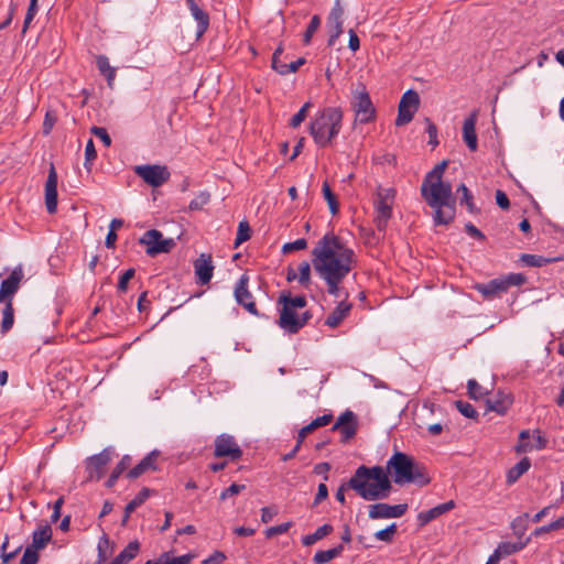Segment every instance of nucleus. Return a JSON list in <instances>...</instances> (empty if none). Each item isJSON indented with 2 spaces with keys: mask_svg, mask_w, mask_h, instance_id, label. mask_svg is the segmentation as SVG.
I'll use <instances>...</instances> for the list:
<instances>
[{
  "mask_svg": "<svg viewBox=\"0 0 564 564\" xmlns=\"http://www.w3.org/2000/svg\"><path fill=\"white\" fill-rule=\"evenodd\" d=\"M468 394L471 399H480L485 392L482 387L474 379H470L467 383Z\"/></svg>",
  "mask_w": 564,
  "mask_h": 564,
  "instance_id": "obj_58",
  "label": "nucleus"
},
{
  "mask_svg": "<svg viewBox=\"0 0 564 564\" xmlns=\"http://www.w3.org/2000/svg\"><path fill=\"white\" fill-rule=\"evenodd\" d=\"M23 278V269L21 265H19L14 268L10 275L1 282L0 299H2L3 302H13V296L18 292Z\"/></svg>",
  "mask_w": 564,
  "mask_h": 564,
  "instance_id": "obj_15",
  "label": "nucleus"
},
{
  "mask_svg": "<svg viewBox=\"0 0 564 564\" xmlns=\"http://www.w3.org/2000/svg\"><path fill=\"white\" fill-rule=\"evenodd\" d=\"M459 192L462 193L460 204H466L467 209L470 213H476L478 209L476 208V206L474 204V197L465 184H460L457 187V193H459Z\"/></svg>",
  "mask_w": 564,
  "mask_h": 564,
  "instance_id": "obj_45",
  "label": "nucleus"
},
{
  "mask_svg": "<svg viewBox=\"0 0 564 564\" xmlns=\"http://www.w3.org/2000/svg\"><path fill=\"white\" fill-rule=\"evenodd\" d=\"M343 111L338 107H327L316 115L310 124V133L315 143L327 147L341 129Z\"/></svg>",
  "mask_w": 564,
  "mask_h": 564,
  "instance_id": "obj_5",
  "label": "nucleus"
},
{
  "mask_svg": "<svg viewBox=\"0 0 564 564\" xmlns=\"http://www.w3.org/2000/svg\"><path fill=\"white\" fill-rule=\"evenodd\" d=\"M475 289L488 300L506 292V285L501 278L490 280L487 283H478Z\"/></svg>",
  "mask_w": 564,
  "mask_h": 564,
  "instance_id": "obj_27",
  "label": "nucleus"
},
{
  "mask_svg": "<svg viewBox=\"0 0 564 564\" xmlns=\"http://www.w3.org/2000/svg\"><path fill=\"white\" fill-rule=\"evenodd\" d=\"M210 195L207 192H202L191 203L188 208L191 210H198L209 202Z\"/></svg>",
  "mask_w": 564,
  "mask_h": 564,
  "instance_id": "obj_59",
  "label": "nucleus"
},
{
  "mask_svg": "<svg viewBox=\"0 0 564 564\" xmlns=\"http://www.w3.org/2000/svg\"><path fill=\"white\" fill-rule=\"evenodd\" d=\"M521 260L527 265L540 268V267L546 265V264L555 262V261H562V260H564V257L545 258V257L538 256V254L524 253L521 256Z\"/></svg>",
  "mask_w": 564,
  "mask_h": 564,
  "instance_id": "obj_32",
  "label": "nucleus"
},
{
  "mask_svg": "<svg viewBox=\"0 0 564 564\" xmlns=\"http://www.w3.org/2000/svg\"><path fill=\"white\" fill-rule=\"evenodd\" d=\"M110 546L109 538L106 533L102 534V536L98 541V560L97 564H104L106 560L108 558V549Z\"/></svg>",
  "mask_w": 564,
  "mask_h": 564,
  "instance_id": "obj_46",
  "label": "nucleus"
},
{
  "mask_svg": "<svg viewBox=\"0 0 564 564\" xmlns=\"http://www.w3.org/2000/svg\"><path fill=\"white\" fill-rule=\"evenodd\" d=\"M397 524L395 523H392L390 524L389 527L382 529V530H379L375 533V538L379 541H383V542H387V543H390L393 541V535L395 534L397 532Z\"/></svg>",
  "mask_w": 564,
  "mask_h": 564,
  "instance_id": "obj_49",
  "label": "nucleus"
},
{
  "mask_svg": "<svg viewBox=\"0 0 564 564\" xmlns=\"http://www.w3.org/2000/svg\"><path fill=\"white\" fill-rule=\"evenodd\" d=\"M56 115L53 110H47L43 122V134L48 135L56 123Z\"/></svg>",
  "mask_w": 564,
  "mask_h": 564,
  "instance_id": "obj_60",
  "label": "nucleus"
},
{
  "mask_svg": "<svg viewBox=\"0 0 564 564\" xmlns=\"http://www.w3.org/2000/svg\"><path fill=\"white\" fill-rule=\"evenodd\" d=\"M99 72L106 77L108 85L111 86L116 77V69L109 65L108 57L99 55L96 59Z\"/></svg>",
  "mask_w": 564,
  "mask_h": 564,
  "instance_id": "obj_37",
  "label": "nucleus"
},
{
  "mask_svg": "<svg viewBox=\"0 0 564 564\" xmlns=\"http://www.w3.org/2000/svg\"><path fill=\"white\" fill-rule=\"evenodd\" d=\"M348 297V292H345V299L338 303V305L334 308V311L327 316L325 319V325L332 328H336L341 324V322L348 316L351 311V303H348L346 299Z\"/></svg>",
  "mask_w": 564,
  "mask_h": 564,
  "instance_id": "obj_22",
  "label": "nucleus"
},
{
  "mask_svg": "<svg viewBox=\"0 0 564 564\" xmlns=\"http://www.w3.org/2000/svg\"><path fill=\"white\" fill-rule=\"evenodd\" d=\"M334 528L333 525L325 523L322 527H319L314 533L304 535L302 539V544L304 546H311L317 541L324 539L328 534L333 532Z\"/></svg>",
  "mask_w": 564,
  "mask_h": 564,
  "instance_id": "obj_31",
  "label": "nucleus"
},
{
  "mask_svg": "<svg viewBox=\"0 0 564 564\" xmlns=\"http://www.w3.org/2000/svg\"><path fill=\"white\" fill-rule=\"evenodd\" d=\"M312 107L310 101L305 102L302 108L292 117L290 121V126L292 128H297L306 118L307 110Z\"/></svg>",
  "mask_w": 564,
  "mask_h": 564,
  "instance_id": "obj_52",
  "label": "nucleus"
},
{
  "mask_svg": "<svg viewBox=\"0 0 564 564\" xmlns=\"http://www.w3.org/2000/svg\"><path fill=\"white\" fill-rule=\"evenodd\" d=\"M408 510L406 503H400L390 506L384 502H378L369 507L370 519H388V518H400Z\"/></svg>",
  "mask_w": 564,
  "mask_h": 564,
  "instance_id": "obj_16",
  "label": "nucleus"
},
{
  "mask_svg": "<svg viewBox=\"0 0 564 564\" xmlns=\"http://www.w3.org/2000/svg\"><path fill=\"white\" fill-rule=\"evenodd\" d=\"M131 457L129 455H124L120 462L116 465L112 473L110 474L108 480L106 481V486L111 488L115 486L116 481L120 477V475L131 465Z\"/></svg>",
  "mask_w": 564,
  "mask_h": 564,
  "instance_id": "obj_34",
  "label": "nucleus"
},
{
  "mask_svg": "<svg viewBox=\"0 0 564 564\" xmlns=\"http://www.w3.org/2000/svg\"><path fill=\"white\" fill-rule=\"evenodd\" d=\"M307 247V241L304 238H300L293 242H286L282 247L283 253H290L297 250H304Z\"/></svg>",
  "mask_w": 564,
  "mask_h": 564,
  "instance_id": "obj_56",
  "label": "nucleus"
},
{
  "mask_svg": "<svg viewBox=\"0 0 564 564\" xmlns=\"http://www.w3.org/2000/svg\"><path fill=\"white\" fill-rule=\"evenodd\" d=\"M248 282L249 276L247 274H242L235 286L234 295L239 305L243 306L250 314L259 316L253 296L248 290Z\"/></svg>",
  "mask_w": 564,
  "mask_h": 564,
  "instance_id": "obj_13",
  "label": "nucleus"
},
{
  "mask_svg": "<svg viewBox=\"0 0 564 564\" xmlns=\"http://www.w3.org/2000/svg\"><path fill=\"white\" fill-rule=\"evenodd\" d=\"M531 467V462L528 457H523L507 473V482L509 485L514 484L524 473Z\"/></svg>",
  "mask_w": 564,
  "mask_h": 564,
  "instance_id": "obj_30",
  "label": "nucleus"
},
{
  "mask_svg": "<svg viewBox=\"0 0 564 564\" xmlns=\"http://www.w3.org/2000/svg\"><path fill=\"white\" fill-rule=\"evenodd\" d=\"M343 15L344 9L339 0H336L328 17H327V29L329 33L328 46H333L338 37L343 34Z\"/></svg>",
  "mask_w": 564,
  "mask_h": 564,
  "instance_id": "obj_12",
  "label": "nucleus"
},
{
  "mask_svg": "<svg viewBox=\"0 0 564 564\" xmlns=\"http://www.w3.org/2000/svg\"><path fill=\"white\" fill-rule=\"evenodd\" d=\"M332 421H333V414L328 413V414H324L322 416L316 417L310 424H307V426L313 432L316 429L328 425Z\"/></svg>",
  "mask_w": 564,
  "mask_h": 564,
  "instance_id": "obj_63",
  "label": "nucleus"
},
{
  "mask_svg": "<svg viewBox=\"0 0 564 564\" xmlns=\"http://www.w3.org/2000/svg\"><path fill=\"white\" fill-rule=\"evenodd\" d=\"M90 132H91V134H94L97 138H99L106 147H110L111 145V138H110V135L108 134V132H107V130L105 128L93 126L90 128Z\"/></svg>",
  "mask_w": 564,
  "mask_h": 564,
  "instance_id": "obj_61",
  "label": "nucleus"
},
{
  "mask_svg": "<svg viewBox=\"0 0 564 564\" xmlns=\"http://www.w3.org/2000/svg\"><path fill=\"white\" fill-rule=\"evenodd\" d=\"M477 111H473L463 123V139L468 149L474 152L478 148L476 133Z\"/></svg>",
  "mask_w": 564,
  "mask_h": 564,
  "instance_id": "obj_20",
  "label": "nucleus"
},
{
  "mask_svg": "<svg viewBox=\"0 0 564 564\" xmlns=\"http://www.w3.org/2000/svg\"><path fill=\"white\" fill-rule=\"evenodd\" d=\"M530 538H527L523 542H501L498 544V553L502 556H509L524 549L530 542Z\"/></svg>",
  "mask_w": 564,
  "mask_h": 564,
  "instance_id": "obj_36",
  "label": "nucleus"
},
{
  "mask_svg": "<svg viewBox=\"0 0 564 564\" xmlns=\"http://www.w3.org/2000/svg\"><path fill=\"white\" fill-rule=\"evenodd\" d=\"M321 25V18L319 15H313L312 19H311V22L308 23L307 28H306V31L304 33V36H303V42L304 44H310L311 43V40L314 35V33L318 30Z\"/></svg>",
  "mask_w": 564,
  "mask_h": 564,
  "instance_id": "obj_47",
  "label": "nucleus"
},
{
  "mask_svg": "<svg viewBox=\"0 0 564 564\" xmlns=\"http://www.w3.org/2000/svg\"><path fill=\"white\" fill-rule=\"evenodd\" d=\"M140 550L138 541H131L109 564H128Z\"/></svg>",
  "mask_w": 564,
  "mask_h": 564,
  "instance_id": "obj_29",
  "label": "nucleus"
},
{
  "mask_svg": "<svg viewBox=\"0 0 564 564\" xmlns=\"http://www.w3.org/2000/svg\"><path fill=\"white\" fill-rule=\"evenodd\" d=\"M154 491L144 487L142 488L138 495L130 501L124 508V514L121 520V525L124 527L128 523V520L131 513L141 505L145 502V500L153 494Z\"/></svg>",
  "mask_w": 564,
  "mask_h": 564,
  "instance_id": "obj_28",
  "label": "nucleus"
},
{
  "mask_svg": "<svg viewBox=\"0 0 564 564\" xmlns=\"http://www.w3.org/2000/svg\"><path fill=\"white\" fill-rule=\"evenodd\" d=\"M297 318L299 314L295 312V310L282 305L278 324L286 333L296 334L301 329V324Z\"/></svg>",
  "mask_w": 564,
  "mask_h": 564,
  "instance_id": "obj_19",
  "label": "nucleus"
},
{
  "mask_svg": "<svg viewBox=\"0 0 564 564\" xmlns=\"http://www.w3.org/2000/svg\"><path fill=\"white\" fill-rule=\"evenodd\" d=\"M97 152L93 139H89L85 148V167L90 171L93 161L96 159Z\"/></svg>",
  "mask_w": 564,
  "mask_h": 564,
  "instance_id": "obj_54",
  "label": "nucleus"
},
{
  "mask_svg": "<svg viewBox=\"0 0 564 564\" xmlns=\"http://www.w3.org/2000/svg\"><path fill=\"white\" fill-rule=\"evenodd\" d=\"M387 471L392 475L397 485L416 484L421 487L430 484L431 478L422 464L402 452H395L387 462Z\"/></svg>",
  "mask_w": 564,
  "mask_h": 564,
  "instance_id": "obj_4",
  "label": "nucleus"
},
{
  "mask_svg": "<svg viewBox=\"0 0 564 564\" xmlns=\"http://www.w3.org/2000/svg\"><path fill=\"white\" fill-rule=\"evenodd\" d=\"M456 409L468 419H477L478 413L476 409L468 402L463 400L455 401Z\"/></svg>",
  "mask_w": 564,
  "mask_h": 564,
  "instance_id": "obj_48",
  "label": "nucleus"
},
{
  "mask_svg": "<svg viewBox=\"0 0 564 564\" xmlns=\"http://www.w3.org/2000/svg\"><path fill=\"white\" fill-rule=\"evenodd\" d=\"M39 561V554L32 547H26L24 554L20 561V564H36Z\"/></svg>",
  "mask_w": 564,
  "mask_h": 564,
  "instance_id": "obj_64",
  "label": "nucleus"
},
{
  "mask_svg": "<svg viewBox=\"0 0 564 564\" xmlns=\"http://www.w3.org/2000/svg\"><path fill=\"white\" fill-rule=\"evenodd\" d=\"M195 274L198 282L204 285L207 284L213 278V259L210 254L202 253L194 262Z\"/></svg>",
  "mask_w": 564,
  "mask_h": 564,
  "instance_id": "obj_18",
  "label": "nucleus"
},
{
  "mask_svg": "<svg viewBox=\"0 0 564 564\" xmlns=\"http://www.w3.org/2000/svg\"><path fill=\"white\" fill-rule=\"evenodd\" d=\"M395 197V189L386 188L379 189L377 199L375 202L376 218L375 224L379 231H384L388 221L392 216V204Z\"/></svg>",
  "mask_w": 564,
  "mask_h": 564,
  "instance_id": "obj_7",
  "label": "nucleus"
},
{
  "mask_svg": "<svg viewBox=\"0 0 564 564\" xmlns=\"http://www.w3.org/2000/svg\"><path fill=\"white\" fill-rule=\"evenodd\" d=\"M349 485L351 490L367 501L386 499L392 489L388 471L379 465L372 467L360 465L351 476Z\"/></svg>",
  "mask_w": 564,
  "mask_h": 564,
  "instance_id": "obj_3",
  "label": "nucleus"
},
{
  "mask_svg": "<svg viewBox=\"0 0 564 564\" xmlns=\"http://www.w3.org/2000/svg\"><path fill=\"white\" fill-rule=\"evenodd\" d=\"M512 397L510 393L498 391L495 395L487 398V409L503 415L512 404Z\"/></svg>",
  "mask_w": 564,
  "mask_h": 564,
  "instance_id": "obj_23",
  "label": "nucleus"
},
{
  "mask_svg": "<svg viewBox=\"0 0 564 564\" xmlns=\"http://www.w3.org/2000/svg\"><path fill=\"white\" fill-rule=\"evenodd\" d=\"M448 165L447 160L437 163L424 177L421 184V195L424 202L434 210L435 225H449L456 215V198L452 185L443 181V174Z\"/></svg>",
  "mask_w": 564,
  "mask_h": 564,
  "instance_id": "obj_2",
  "label": "nucleus"
},
{
  "mask_svg": "<svg viewBox=\"0 0 564 564\" xmlns=\"http://www.w3.org/2000/svg\"><path fill=\"white\" fill-rule=\"evenodd\" d=\"M52 540V528L48 523L40 524L32 534V544L28 547L37 551L46 546Z\"/></svg>",
  "mask_w": 564,
  "mask_h": 564,
  "instance_id": "obj_26",
  "label": "nucleus"
},
{
  "mask_svg": "<svg viewBox=\"0 0 564 564\" xmlns=\"http://www.w3.org/2000/svg\"><path fill=\"white\" fill-rule=\"evenodd\" d=\"M160 453L158 451H152L149 453L139 464H137L133 468H131L127 477L130 479H135L147 473L148 470H156V459Z\"/></svg>",
  "mask_w": 564,
  "mask_h": 564,
  "instance_id": "obj_24",
  "label": "nucleus"
},
{
  "mask_svg": "<svg viewBox=\"0 0 564 564\" xmlns=\"http://www.w3.org/2000/svg\"><path fill=\"white\" fill-rule=\"evenodd\" d=\"M292 522H284L279 525L270 527L264 531L265 538L271 539L274 535L283 534L290 530Z\"/></svg>",
  "mask_w": 564,
  "mask_h": 564,
  "instance_id": "obj_57",
  "label": "nucleus"
},
{
  "mask_svg": "<svg viewBox=\"0 0 564 564\" xmlns=\"http://www.w3.org/2000/svg\"><path fill=\"white\" fill-rule=\"evenodd\" d=\"M113 449L105 448L101 453L94 455L86 460L88 480H99L106 473V466L110 463Z\"/></svg>",
  "mask_w": 564,
  "mask_h": 564,
  "instance_id": "obj_10",
  "label": "nucleus"
},
{
  "mask_svg": "<svg viewBox=\"0 0 564 564\" xmlns=\"http://www.w3.org/2000/svg\"><path fill=\"white\" fill-rule=\"evenodd\" d=\"M134 173L152 187L163 185L171 176V173L165 165L158 164L138 165L134 167Z\"/></svg>",
  "mask_w": 564,
  "mask_h": 564,
  "instance_id": "obj_9",
  "label": "nucleus"
},
{
  "mask_svg": "<svg viewBox=\"0 0 564 564\" xmlns=\"http://www.w3.org/2000/svg\"><path fill=\"white\" fill-rule=\"evenodd\" d=\"M454 508H455L454 500H449L447 502L437 505L427 511L420 512L417 516V521H419L420 525L423 527V525L427 524L429 522H431L432 520L438 518L440 516L451 511Z\"/></svg>",
  "mask_w": 564,
  "mask_h": 564,
  "instance_id": "obj_25",
  "label": "nucleus"
},
{
  "mask_svg": "<svg viewBox=\"0 0 564 564\" xmlns=\"http://www.w3.org/2000/svg\"><path fill=\"white\" fill-rule=\"evenodd\" d=\"M561 529H564V516L560 517L555 521L550 522L549 524L536 528L532 532V535L540 536V535L549 533L551 531H556V530H561Z\"/></svg>",
  "mask_w": 564,
  "mask_h": 564,
  "instance_id": "obj_41",
  "label": "nucleus"
},
{
  "mask_svg": "<svg viewBox=\"0 0 564 564\" xmlns=\"http://www.w3.org/2000/svg\"><path fill=\"white\" fill-rule=\"evenodd\" d=\"M305 63V58L304 57H300L297 58L296 61H293L289 64H281L279 66V68L275 70L278 72L279 74L281 75H286L289 73H294L296 72L300 66H302L303 64Z\"/></svg>",
  "mask_w": 564,
  "mask_h": 564,
  "instance_id": "obj_53",
  "label": "nucleus"
},
{
  "mask_svg": "<svg viewBox=\"0 0 564 564\" xmlns=\"http://www.w3.org/2000/svg\"><path fill=\"white\" fill-rule=\"evenodd\" d=\"M357 417L350 410L345 411L332 426V431H339L341 434V442L352 438L357 433Z\"/></svg>",
  "mask_w": 564,
  "mask_h": 564,
  "instance_id": "obj_14",
  "label": "nucleus"
},
{
  "mask_svg": "<svg viewBox=\"0 0 564 564\" xmlns=\"http://www.w3.org/2000/svg\"><path fill=\"white\" fill-rule=\"evenodd\" d=\"M351 107L356 122L369 123L376 119V108L362 84H359L358 88L352 91Z\"/></svg>",
  "mask_w": 564,
  "mask_h": 564,
  "instance_id": "obj_6",
  "label": "nucleus"
},
{
  "mask_svg": "<svg viewBox=\"0 0 564 564\" xmlns=\"http://www.w3.org/2000/svg\"><path fill=\"white\" fill-rule=\"evenodd\" d=\"M279 304H282L284 306H289L293 310L296 308H303L306 306V299L303 295H299L295 297H291L290 294L282 293L279 297Z\"/></svg>",
  "mask_w": 564,
  "mask_h": 564,
  "instance_id": "obj_39",
  "label": "nucleus"
},
{
  "mask_svg": "<svg viewBox=\"0 0 564 564\" xmlns=\"http://www.w3.org/2000/svg\"><path fill=\"white\" fill-rule=\"evenodd\" d=\"M343 550H344L343 544H339L329 550L317 551L313 557V562L315 564H325V563L332 561L333 558L339 556L341 554Z\"/></svg>",
  "mask_w": 564,
  "mask_h": 564,
  "instance_id": "obj_33",
  "label": "nucleus"
},
{
  "mask_svg": "<svg viewBox=\"0 0 564 564\" xmlns=\"http://www.w3.org/2000/svg\"><path fill=\"white\" fill-rule=\"evenodd\" d=\"M299 282L307 288L308 284L311 283V265L307 261H302L300 264H299Z\"/></svg>",
  "mask_w": 564,
  "mask_h": 564,
  "instance_id": "obj_51",
  "label": "nucleus"
},
{
  "mask_svg": "<svg viewBox=\"0 0 564 564\" xmlns=\"http://www.w3.org/2000/svg\"><path fill=\"white\" fill-rule=\"evenodd\" d=\"M419 105H420L419 94L412 89L405 91L399 102V106H404V107L406 106V108H411V109H415V110H417Z\"/></svg>",
  "mask_w": 564,
  "mask_h": 564,
  "instance_id": "obj_42",
  "label": "nucleus"
},
{
  "mask_svg": "<svg viewBox=\"0 0 564 564\" xmlns=\"http://www.w3.org/2000/svg\"><path fill=\"white\" fill-rule=\"evenodd\" d=\"M529 518H530V514L528 512L521 514V516H518L517 518H514L511 522V529L513 531V534L521 539L527 529H528V521H529Z\"/></svg>",
  "mask_w": 564,
  "mask_h": 564,
  "instance_id": "obj_38",
  "label": "nucleus"
},
{
  "mask_svg": "<svg viewBox=\"0 0 564 564\" xmlns=\"http://www.w3.org/2000/svg\"><path fill=\"white\" fill-rule=\"evenodd\" d=\"M45 206L48 214L56 213L57 209V173L55 166L51 164L45 183Z\"/></svg>",
  "mask_w": 564,
  "mask_h": 564,
  "instance_id": "obj_17",
  "label": "nucleus"
},
{
  "mask_svg": "<svg viewBox=\"0 0 564 564\" xmlns=\"http://www.w3.org/2000/svg\"><path fill=\"white\" fill-rule=\"evenodd\" d=\"M139 243L145 246V252L150 257L170 252L175 246L172 238H164L158 229H150L139 239Z\"/></svg>",
  "mask_w": 564,
  "mask_h": 564,
  "instance_id": "obj_8",
  "label": "nucleus"
},
{
  "mask_svg": "<svg viewBox=\"0 0 564 564\" xmlns=\"http://www.w3.org/2000/svg\"><path fill=\"white\" fill-rule=\"evenodd\" d=\"M134 273L135 270L132 268L123 272L118 282L119 292L124 293L128 290V283L134 276Z\"/></svg>",
  "mask_w": 564,
  "mask_h": 564,
  "instance_id": "obj_62",
  "label": "nucleus"
},
{
  "mask_svg": "<svg viewBox=\"0 0 564 564\" xmlns=\"http://www.w3.org/2000/svg\"><path fill=\"white\" fill-rule=\"evenodd\" d=\"M251 237V228L247 220H241L238 226V231L235 240V248H237L242 242L249 240Z\"/></svg>",
  "mask_w": 564,
  "mask_h": 564,
  "instance_id": "obj_44",
  "label": "nucleus"
},
{
  "mask_svg": "<svg viewBox=\"0 0 564 564\" xmlns=\"http://www.w3.org/2000/svg\"><path fill=\"white\" fill-rule=\"evenodd\" d=\"M186 4L197 22L196 39H200L209 28V15L195 0H186Z\"/></svg>",
  "mask_w": 564,
  "mask_h": 564,
  "instance_id": "obj_21",
  "label": "nucleus"
},
{
  "mask_svg": "<svg viewBox=\"0 0 564 564\" xmlns=\"http://www.w3.org/2000/svg\"><path fill=\"white\" fill-rule=\"evenodd\" d=\"M322 189H323L324 198L326 199V202L328 204L330 213L333 215L338 214V212H339V204H338L337 197L332 192V189H330V187H329L327 182L323 183V188Z\"/></svg>",
  "mask_w": 564,
  "mask_h": 564,
  "instance_id": "obj_40",
  "label": "nucleus"
},
{
  "mask_svg": "<svg viewBox=\"0 0 564 564\" xmlns=\"http://www.w3.org/2000/svg\"><path fill=\"white\" fill-rule=\"evenodd\" d=\"M501 279L503 284L506 285V292L512 285L520 286L527 282V278L522 273H510L509 275Z\"/></svg>",
  "mask_w": 564,
  "mask_h": 564,
  "instance_id": "obj_50",
  "label": "nucleus"
},
{
  "mask_svg": "<svg viewBox=\"0 0 564 564\" xmlns=\"http://www.w3.org/2000/svg\"><path fill=\"white\" fill-rule=\"evenodd\" d=\"M312 264L326 283L328 294L340 297L344 291L341 283L356 267L357 257L339 236L329 231L313 248Z\"/></svg>",
  "mask_w": 564,
  "mask_h": 564,
  "instance_id": "obj_1",
  "label": "nucleus"
},
{
  "mask_svg": "<svg viewBox=\"0 0 564 564\" xmlns=\"http://www.w3.org/2000/svg\"><path fill=\"white\" fill-rule=\"evenodd\" d=\"M193 558L191 554H184L177 557L169 558L167 553L160 556L161 564H189Z\"/></svg>",
  "mask_w": 564,
  "mask_h": 564,
  "instance_id": "obj_55",
  "label": "nucleus"
},
{
  "mask_svg": "<svg viewBox=\"0 0 564 564\" xmlns=\"http://www.w3.org/2000/svg\"><path fill=\"white\" fill-rule=\"evenodd\" d=\"M416 112L415 109L406 108V106H399L398 107V117L395 119V126L402 127L408 124L412 121L414 113Z\"/></svg>",
  "mask_w": 564,
  "mask_h": 564,
  "instance_id": "obj_43",
  "label": "nucleus"
},
{
  "mask_svg": "<svg viewBox=\"0 0 564 564\" xmlns=\"http://www.w3.org/2000/svg\"><path fill=\"white\" fill-rule=\"evenodd\" d=\"M3 303H4V308L2 311L1 333L6 334L13 326L14 308H13V302L6 301Z\"/></svg>",
  "mask_w": 564,
  "mask_h": 564,
  "instance_id": "obj_35",
  "label": "nucleus"
},
{
  "mask_svg": "<svg viewBox=\"0 0 564 564\" xmlns=\"http://www.w3.org/2000/svg\"><path fill=\"white\" fill-rule=\"evenodd\" d=\"M214 455L216 457H229L231 460H238L242 456V449L234 436L221 434L215 440Z\"/></svg>",
  "mask_w": 564,
  "mask_h": 564,
  "instance_id": "obj_11",
  "label": "nucleus"
}]
</instances>
